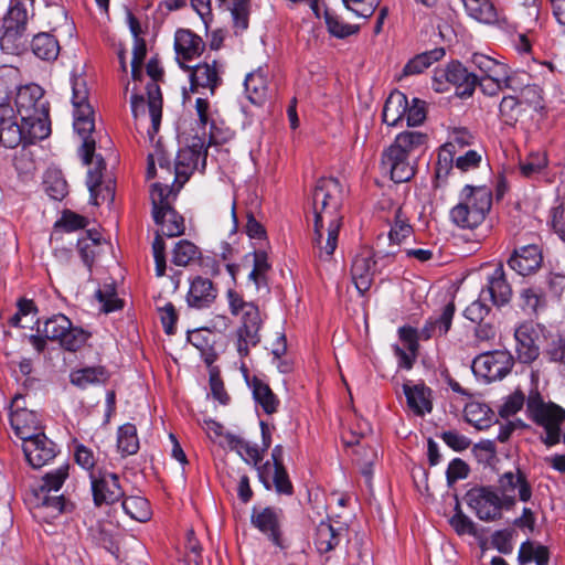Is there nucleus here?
Listing matches in <instances>:
<instances>
[{"label": "nucleus", "mask_w": 565, "mask_h": 565, "mask_svg": "<svg viewBox=\"0 0 565 565\" xmlns=\"http://www.w3.org/2000/svg\"><path fill=\"white\" fill-rule=\"evenodd\" d=\"M407 126H418L424 122L426 118L425 103L414 98L413 104L409 106L405 114Z\"/></svg>", "instance_id": "338daca9"}, {"label": "nucleus", "mask_w": 565, "mask_h": 565, "mask_svg": "<svg viewBox=\"0 0 565 565\" xmlns=\"http://www.w3.org/2000/svg\"><path fill=\"white\" fill-rule=\"evenodd\" d=\"M444 47L423 52L411 58L403 68V76L418 75L445 56Z\"/></svg>", "instance_id": "72a5a7b5"}, {"label": "nucleus", "mask_w": 565, "mask_h": 565, "mask_svg": "<svg viewBox=\"0 0 565 565\" xmlns=\"http://www.w3.org/2000/svg\"><path fill=\"white\" fill-rule=\"evenodd\" d=\"M413 233V227L408 222L406 214L399 206L394 214L393 224L388 233V239L392 246H398L405 238L409 237Z\"/></svg>", "instance_id": "c03bdc74"}, {"label": "nucleus", "mask_w": 565, "mask_h": 565, "mask_svg": "<svg viewBox=\"0 0 565 565\" xmlns=\"http://www.w3.org/2000/svg\"><path fill=\"white\" fill-rule=\"evenodd\" d=\"M217 297V289L213 282L203 277H195L191 284L186 295L188 305L195 309L210 307Z\"/></svg>", "instance_id": "5701e85b"}, {"label": "nucleus", "mask_w": 565, "mask_h": 565, "mask_svg": "<svg viewBox=\"0 0 565 565\" xmlns=\"http://www.w3.org/2000/svg\"><path fill=\"white\" fill-rule=\"evenodd\" d=\"M14 104L21 121L29 125V138H47L51 135L50 104L39 85L19 87Z\"/></svg>", "instance_id": "20e7f679"}, {"label": "nucleus", "mask_w": 565, "mask_h": 565, "mask_svg": "<svg viewBox=\"0 0 565 565\" xmlns=\"http://www.w3.org/2000/svg\"><path fill=\"white\" fill-rule=\"evenodd\" d=\"M10 423L15 435L23 441L42 433L38 414L31 409L10 413Z\"/></svg>", "instance_id": "bb28decb"}, {"label": "nucleus", "mask_w": 565, "mask_h": 565, "mask_svg": "<svg viewBox=\"0 0 565 565\" xmlns=\"http://www.w3.org/2000/svg\"><path fill=\"white\" fill-rule=\"evenodd\" d=\"M516 341L518 359L521 363H531L539 356V347L532 337V328L527 324H521L514 331Z\"/></svg>", "instance_id": "c85d7f7f"}, {"label": "nucleus", "mask_w": 565, "mask_h": 565, "mask_svg": "<svg viewBox=\"0 0 565 565\" xmlns=\"http://www.w3.org/2000/svg\"><path fill=\"white\" fill-rule=\"evenodd\" d=\"M467 504L476 515L486 522L501 519L499 511V493L491 487H475L466 493Z\"/></svg>", "instance_id": "2eb2a0df"}, {"label": "nucleus", "mask_w": 565, "mask_h": 565, "mask_svg": "<svg viewBox=\"0 0 565 565\" xmlns=\"http://www.w3.org/2000/svg\"><path fill=\"white\" fill-rule=\"evenodd\" d=\"M172 188L169 184L160 182L153 183L151 186L150 198L152 203V214L163 211L166 206L171 205V199L175 198Z\"/></svg>", "instance_id": "8fccbe9b"}, {"label": "nucleus", "mask_w": 565, "mask_h": 565, "mask_svg": "<svg viewBox=\"0 0 565 565\" xmlns=\"http://www.w3.org/2000/svg\"><path fill=\"white\" fill-rule=\"evenodd\" d=\"M491 205L492 192L489 188L466 185L460 201L450 211V218L460 228L473 230L484 221Z\"/></svg>", "instance_id": "423d86ee"}, {"label": "nucleus", "mask_w": 565, "mask_h": 565, "mask_svg": "<svg viewBox=\"0 0 565 565\" xmlns=\"http://www.w3.org/2000/svg\"><path fill=\"white\" fill-rule=\"evenodd\" d=\"M548 164V159L545 152H532L524 161L520 162V170L522 175L532 178L541 173Z\"/></svg>", "instance_id": "864d4df0"}, {"label": "nucleus", "mask_w": 565, "mask_h": 565, "mask_svg": "<svg viewBox=\"0 0 565 565\" xmlns=\"http://www.w3.org/2000/svg\"><path fill=\"white\" fill-rule=\"evenodd\" d=\"M466 12L478 22L493 24L499 21V13L490 0H463Z\"/></svg>", "instance_id": "473e14b6"}, {"label": "nucleus", "mask_w": 565, "mask_h": 565, "mask_svg": "<svg viewBox=\"0 0 565 565\" xmlns=\"http://www.w3.org/2000/svg\"><path fill=\"white\" fill-rule=\"evenodd\" d=\"M180 65L182 68L190 71L191 89L193 92H198L199 88H206L214 94L222 82L216 61L203 62L194 67L185 66L182 62H180Z\"/></svg>", "instance_id": "aec40b11"}, {"label": "nucleus", "mask_w": 565, "mask_h": 565, "mask_svg": "<svg viewBox=\"0 0 565 565\" xmlns=\"http://www.w3.org/2000/svg\"><path fill=\"white\" fill-rule=\"evenodd\" d=\"M345 189L335 178H321L312 192V244L320 259L329 260L338 246L343 222Z\"/></svg>", "instance_id": "f03ea898"}, {"label": "nucleus", "mask_w": 565, "mask_h": 565, "mask_svg": "<svg viewBox=\"0 0 565 565\" xmlns=\"http://www.w3.org/2000/svg\"><path fill=\"white\" fill-rule=\"evenodd\" d=\"M492 79L487 76H483L481 78L478 77V84L481 92L484 95L488 96H495L499 94V92H502L503 89H511L513 92L518 90V87H520L519 84H521V76L518 72H508L507 73V79L503 81L501 78Z\"/></svg>", "instance_id": "f704fd0d"}, {"label": "nucleus", "mask_w": 565, "mask_h": 565, "mask_svg": "<svg viewBox=\"0 0 565 565\" xmlns=\"http://www.w3.org/2000/svg\"><path fill=\"white\" fill-rule=\"evenodd\" d=\"M450 524L455 529V531L462 535V534H476V526L475 523L470 518L465 515L461 510L459 509V504L457 503V512L456 514L450 519Z\"/></svg>", "instance_id": "0e129e2a"}, {"label": "nucleus", "mask_w": 565, "mask_h": 565, "mask_svg": "<svg viewBox=\"0 0 565 565\" xmlns=\"http://www.w3.org/2000/svg\"><path fill=\"white\" fill-rule=\"evenodd\" d=\"M471 63L487 77L502 81L507 79V73L511 72L508 65L501 63L486 54L473 53L471 56Z\"/></svg>", "instance_id": "c9c22d12"}, {"label": "nucleus", "mask_w": 565, "mask_h": 565, "mask_svg": "<svg viewBox=\"0 0 565 565\" xmlns=\"http://www.w3.org/2000/svg\"><path fill=\"white\" fill-rule=\"evenodd\" d=\"M247 98L255 105H262L268 94L267 72L259 67L249 73L244 82Z\"/></svg>", "instance_id": "7c9ffc66"}, {"label": "nucleus", "mask_w": 565, "mask_h": 565, "mask_svg": "<svg viewBox=\"0 0 565 565\" xmlns=\"http://www.w3.org/2000/svg\"><path fill=\"white\" fill-rule=\"evenodd\" d=\"M282 510L274 507L263 509L253 508L250 522L279 548H286L281 536Z\"/></svg>", "instance_id": "dca6fc26"}, {"label": "nucleus", "mask_w": 565, "mask_h": 565, "mask_svg": "<svg viewBox=\"0 0 565 565\" xmlns=\"http://www.w3.org/2000/svg\"><path fill=\"white\" fill-rule=\"evenodd\" d=\"M514 365V358L509 351L495 350L478 355L472 362V371L487 382L505 377Z\"/></svg>", "instance_id": "f8f14e48"}, {"label": "nucleus", "mask_w": 565, "mask_h": 565, "mask_svg": "<svg viewBox=\"0 0 565 565\" xmlns=\"http://www.w3.org/2000/svg\"><path fill=\"white\" fill-rule=\"evenodd\" d=\"M522 309L529 315H537L540 310L546 306L545 298L542 294L533 288L523 289L521 292Z\"/></svg>", "instance_id": "13d9d810"}, {"label": "nucleus", "mask_w": 565, "mask_h": 565, "mask_svg": "<svg viewBox=\"0 0 565 565\" xmlns=\"http://www.w3.org/2000/svg\"><path fill=\"white\" fill-rule=\"evenodd\" d=\"M72 104L74 106L73 127L78 135L82 145L79 154L84 164H94L87 172L86 184L90 194V202L99 205L100 202H113L115 190L111 182L103 183V171L106 163L100 156H95L96 141L92 137L95 129L94 110L88 103V88L83 77H72Z\"/></svg>", "instance_id": "f257e3e1"}, {"label": "nucleus", "mask_w": 565, "mask_h": 565, "mask_svg": "<svg viewBox=\"0 0 565 565\" xmlns=\"http://www.w3.org/2000/svg\"><path fill=\"white\" fill-rule=\"evenodd\" d=\"M23 452L33 468H41L56 456V446L43 433L23 441Z\"/></svg>", "instance_id": "6ab92c4d"}, {"label": "nucleus", "mask_w": 565, "mask_h": 565, "mask_svg": "<svg viewBox=\"0 0 565 565\" xmlns=\"http://www.w3.org/2000/svg\"><path fill=\"white\" fill-rule=\"evenodd\" d=\"M262 318L257 306H246L242 315V324L237 330V350L244 356L249 352V347H255L260 341L259 330Z\"/></svg>", "instance_id": "f3484780"}, {"label": "nucleus", "mask_w": 565, "mask_h": 565, "mask_svg": "<svg viewBox=\"0 0 565 565\" xmlns=\"http://www.w3.org/2000/svg\"><path fill=\"white\" fill-rule=\"evenodd\" d=\"M324 20L329 32L340 39L347 38L359 31L358 25L344 23L338 14L329 9L324 11Z\"/></svg>", "instance_id": "3c124183"}, {"label": "nucleus", "mask_w": 565, "mask_h": 565, "mask_svg": "<svg viewBox=\"0 0 565 565\" xmlns=\"http://www.w3.org/2000/svg\"><path fill=\"white\" fill-rule=\"evenodd\" d=\"M489 298L497 307L505 306L512 298V288L507 280L503 267L498 266L488 277V284L481 291V297Z\"/></svg>", "instance_id": "412c9836"}, {"label": "nucleus", "mask_w": 565, "mask_h": 565, "mask_svg": "<svg viewBox=\"0 0 565 565\" xmlns=\"http://www.w3.org/2000/svg\"><path fill=\"white\" fill-rule=\"evenodd\" d=\"M426 142L427 136L419 131H404L396 136L382 154V164L390 170L394 182H407L414 177L417 158Z\"/></svg>", "instance_id": "7ed1b4c3"}, {"label": "nucleus", "mask_w": 565, "mask_h": 565, "mask_svg": "<svg viewBox=\"0 0 565 565\" xmlns=\"http://www.w3.org/2000/svg\"><path fill=\"white\" fill-rule=\"evenodd\" d=\"M524 111L525 108L520 103L518 96H504L499 105L501 120L510 126L514 125Z\"/></svg>", "instance_id": "de8ad7c7"}, {"label": "nucleus", "mask_w": 565, "mask_h": 565, "mask_svg": "<svg viewBox=\"0 0 565 565\" xmlns=\"http://www.w3.org/2000/svg\"><path fill=\"white\" fill-rule=\"evenodd\" d=\"M408 100L404 93L393 92L387 97L383 108V121L388 126H397L405 118Z\"/></svg>", "instance_id": "2f4dec72"}, {"label": "nucleus", "mask_w": 565, "mask_h": 565, "mask_svg": "<svg viewBox=\"0 0 565 565\" xmlns=\"http://www.w3.org/2000/svg\"><path fill=\"white\" fill-rule=\"evenodd\" d=\"M38 333L31 338L33 344L42 350L45 340L57 342L64 350L75 352L81 349L89 338V333L81 327L73 326L72 321L62 313L46 318L42 323L39 319Z\"/></svg>", "instance_id": "39448f33"}, {"label": "nucleus", "mask_w": 565, "mask_h": 565, "mask_svg": "<svg viewBox=\"0 0 565 565\" xmlns=\"http://www.w3.org/2000/svg\"><path fill=\"white\" fill-rule=\"evenodd\" d=\"M403 391L406 396L408 408L416 416H424L426 413L431 412V390L427 387L424 383H405L403 384Z\"/></svg>", "instance_id": "393cba45"}, {"label": "nucleus", "mask_w": 565, "mask_h": 565, "mask_svg": "<svg viewBox=\"0 0 565 565\" xmlns=\"http://www.w3.org/2000/svg\"><path fill=\"white\" fill-rule=\"evenodd\" d=\"M93 500L96 507L114 504L120 501L125 491L119 483L118 475L109 471H92L89 475Z\"/></svg>", "instance_id": "4468645a"}, {"label": "nucleus", "mask_w": 565, "mask_h": 565, "mask_svg": "<svg viewBox=\"0 0 565 565\" xmlns=\"http://www.w3.org/2000/svg\"><path fill=\"white\" fill-rule=\"evenodd\" d=\"M252 388L254 399L266 414L270 415L277 412L279 399L266 383L257 377H254L252 382Z\"/></svg>", "instance_id": "4c0bfd02"}, {"label": "nucleus", "mask_w": 565, "mask_h": 565, "mask_svg": "<svg viewBox=\"0 0 565 565\" xmlns=\"http://www.w3.org/2000/svg\"><path fill=\"white\" fill-rule=\"evenodd\" d=\"M147 74L151 77V82L147 84V99L143 95L134 94L131 96V111L135 119L146 116V108H148L149 117L151 120V127L147 130L150 141L154 140L156 135L160 129L162 118V94L158 85L163 76V70L161 68L158 60L151 58L147 63Z\"/></svg>", "instance_id": "0eeeda50"}, {"label": "nucleus", "mask_w": 565, "mask_h": 565, "mask_svg": "<svg viewBox=\"0 0 565 565\" xmlns=\"http://www.w3.org/2000/svg\"><path fill=\"white\" fill-rule=\"evenodd\" d=\"M154 223L160 227L152 243V253L156 263V274L162 277L166 273V244L163 236L175 237L184 233V218L172 206L152 214Z\"/></svg>", "instance_id": "6e6552de"}, {"label": "nucleus", "mask_w": 565, "mask_h": 565, "mask_svg": "<svg viewBox=\"0 0 565 565\" xmlns=\"http://www.w3.org/2000/svg\"><path fill=\"white\" fill-rule=\"evenodd\" d=\"M375 260L370 252H363L353 258L351 277L360 294L366 292L373 282Z\"/></svg>", "instance_id": "4be33fe9"}, {"label": "nucleus", "mask_w": 565, "mask_h": 565, "mask_svg": "<svg viewBox=\"0 0 565 565\" xmlns=\"http://www.w3.org/2000/svg\"><path fill=\"white\" fill-rule=\"evenodd\" d=\"M233 131L230 127L224 126L223 122L220 125L215 120H211L209 130V145H222L233 138Z\"/></svg>", "instance_id": "e2e57ef3"}, {"label": "nucleus", "mask_w": 565, "mask_h": 565, "mask_svg": "<svg viewBox=\"0 0 565 565\" xmlns=\"http://www.w3.org/2000/svg\"><path fill=\"white\" fill-rule=\"evenodd\" d=\"M44 188L47 195L54 200H62L67 194V183L56 171L46 173Z\"/></svg>", "instance_id": "5fc2aeb1"}, {"label": "nucleus", "mask_w": 565, "mask_h": 565, "mask_svg": "<svg viewBox=\"0 0 565 565\" xmlns=\"http://www.w3.org/2000/svg\"><path fill=\"white\" fill-rule=\"evenodd\" d=\"M270 265L266 252L256 250L254 253V267L249 274V279L253 280L257 288L262 285H266V274L269 270Z\"/></svg>", "instance_id": "4d7b16f0"}, {"label": "nucleus", "mask_w": 565, "mask_h": 565, "mask_svg": "<svg viewBox=\"0 0 565 565\" xmlns=\"http://www.w3.org/2000/svg\"><path fill=\"white\" fill-rule=\"evenodd\" d=\"M347 9L352 11L355 15L369 19L373 15L376 8L380 6L381 0H342Z\"/></svg>", "instance_id": "052dcab7"}, {"label": "nucleus", "mask_w": 565, "mask_h": 565, "mask_svg": "<svg viewBox=\"0 0 565 565\" xmlns=\"http://www.w3.org/2000/svg\"><path fill=\"white\" fill-rule=\"evenodd\" d=\"M231 11L234 25L237 30L245 31L248 28L249 0H218Z\"/></svg>", "instance_id": "a18cd8bd"}, {"label": "nucleus", "mask_w": 565, "mask_h": 565, "mask_svg": "<svg viewBox=\"0 0 565 565\" xmlns=\"http://www.w3.org/2000/svg\"><path fill=\"white\" fill-rule=\"evenodd\" d=\"M347 533L344 529H334L329 522H320L316 527L313 543L320 554L329 553Z\"/></svg>", "instance_id": "c756f323"}, {"label": "nucleus", "mask_w": 565, "mask_h": 565, "mask_svg": "<svg viewBox=\"0 0 565 565\" xmlns=\"http://www.w3.org/2000/svg\"><path fill=\"white\" fill-rule=\"evenodd\" d=\"M29 125L18 122L13 108L9 104H0V143L6 148H15L19 145H31L44 138L28 136Z\"/></svg>", "instance_id": "ddd939ff"}, {"label": "nucleus", "mask_w": 565, "mask_h": 565, "mask_svg": "<svg viewBox=\"0 0 565 565\" xmlns=\"http://www.w3.org/2000/svg\"><path fill=\"white\" fill-rule=\"evenodd\" d=\"M117 448L122 456L135 455L139 449L137 428L132 424H125L119 427L117 436Z\"/></svg>", "instance_id": "37998d69"}, {"label": "nucleus", "mask_w": 565, "mask_h": 565, "mask_svg": "<svg viewBox=\"0 0 565 565\" xmlns=\"http://www.w3.org/2000/svg\"><path fill=\"white\" fill-rule=\"evenodd\" d=\"M200 255L201 253L196 245L188 239H181L172 250L171 262L175 266L185 267L199 259Z\"/></svg>", "instance_id": "a19ab883"}, {"label": "nucleus", "mask_w": 565, "mask_h": 565, "mask_svg": "<svg viewBox=\"0 0 565 565\" xmlns=\"http://www.w3.org/2000/svg\"><path fill=\"white\" fill-rule=\"evenodd\" d=\"M542 263V250L536 244H529L515 248L508 259L510 268L521 276L534 274L541 268Z\"/></svg>", "instance_id": "a211bd4d"}, {"label": "nucleus", "mask_w": 565, "mask_h": 565, "mask_svg": "<svg viewBox=\"0 0 565 565\" xmlns=\"http://www.w3.org/2000/svg\"><path fill=\"white\" fill-rule=\"evenodd\" d=\"M446 84L455 86L457 96L470 97L478 84V76L469 72L460 62L452 61L446 68L435 72L433 87L436 92H447Z\"/></svg>", "instance_id": "9d476101"}, {"label": "nucleus", "mask_w": 565, "mask_h": 565, "mask_svg": "<svg viewBox=\"0 0 565 565\" xmlns=\"http://www.w3.org/2000/svg\"><path fill=\"white\" fill-rule=\"evenodd\" d=\"M487 299L486 296H480L479 299L471 302L465 310V317L472 322L481 323L490 312V307L486 303Z\"/></svg>", "instance_id": "680f3d73"}, {"label": "nucleus", "mask_w": 565, "mask_h": 565, "mask_svg": "<svg viewBox=\"0 0 565 565\" xmlns=\"http://www.w3.org/2000/svg\"><path fill=\"white\" fill-rule=\"evenodd\" d=\"M68 476V465L64 463L56 470L46 473L43 477V483L41 486V493L58 491Z\"/></svg>", "instance_id": "bf43d9fd"}, {"label": "nucleus", "mask_w": 565, "mask_h": 565, "mask_svg": "<svg viewBox=\"0 0 565 565\" xmlns=\"http://www.w3.org/2000/svg\"><path fill=\"white\" fill-rule=\"evenodd\" d=\"M526 407L533 422L544 427L546 431L543 443L546 446L558 444L561 425L565 420V411L556 404L545 403L539 393L530 395Z\"/></svg>", "instance_id": "1a4fd4ad"}, {"label": "nucleus", "mask_w": 565, "mask_h": 565, "mask_svg": "<svg viewBox=\"0 0 565 565\" xmlns=\"http://www.w3.org/2000/svg\"><path fill=\"white\" fill-rule=\"evenodd\" d=\"M121 507L125 513L136 521L146 522L150 518L149 502L142 497H124Z\"/></svg>", "instance_id": "49530a36"}, {"label": "nucleus", "mask_w": 565, "mask_h": 565, "mask_svg": "<svg viewBox=\"0 0 565 565\" xmlns=\"http://www.w3.org/2000/svg\"><path fill=\"white\" fill-rule=\"evenodd\" d=\"M521 76V84L518 87L519 92V100L522 106L525 108H531L533 110H539L543 108V97H542V88L536 84H526L524 83V77H527L526 73H519Z\"/></svg>", "instance_id": "58836bf2"}, {"label": "nucleus", "mask_w": 565, "mask_h": 565, "mask_svg": "<svg viewBox=\"0 0 565 565\" xmlns=\"http://www.w3.org/2000/svg\"><path fill=\"white\" fill-rule=\"evenodd\" d=\"M28 22V11L23 3L18 2L11 7L6 19V35L11 33L20 35L24 32Z\"/></svg>", "instance_id": "09e8293b"}, {"label": "nucleus", "mask_w": 565, "mask_h": 565, "mask_svg": "<svg viewBox=\"0 0 565 565\" xmlns=\"http://www.w3.org/2000/svg\"><path fill=\"white\" fill-rule=\"evenodd\" d=\"M174 49L179 61H190L203 53L205 44L202 38L191 30L180 29L175 32Z\"/></svg>", "instance_id": "b1692460"}, {"label": "nucleus", "mask_w": 565, "mask_h": 565, "mask_svg": "<svg viewBox=\"0 0 565 565\" xmlns=\"http://www.w3.org/2000/svg\"><path fill=\"white\" fill-rule=\"evenodd\" d=\"M525 396L522 392L516 391L512 395H510L504 404L500 407V416L501 417H510L516 414L524 405Z\"/></svg>", "instance_id": "774afa93"}, {"label": "nucleus", "mask_w": 565, "mask_h": 565, "mask_svg": "<svg viewBox=\"0 0 565 565\" xmlns=\"http://www.w3.org/2000/svg\"><path fill=\"white\" fill-rule=\"evenodd\" d=\"M96 298L102 305L105 313L114 312L122 308L124 302L117 297L116 288L113 284L105 285L96 291Z\"/></svg>", "instance_id": "603ef678"}, {"label": "nucleus", "mask_w": 565, "mask_h": 565, "mask_svg": "<svg viewBox=\"0 0 565 565\" xmlns=\"http://www.w3.org/2000/svg\"><path fill=\"white\" fill-rule=\"evenodd\" d=\"M498 493H510L519 495L523 502H527L532 497V488L527 482L525 475L519 469L515 472L507 471L498 480Z\"/></svg>", "instance_id": "a878e982"}, {"label": "nucleus", "mask_w": 565, "mask_h": 565, "mask_svg": "<svg viewBox=\"0 0 565 565\" xmlns=\"http://www.w3.org/2000/svg\"><path fill=\"white\" fill-rule=\"evenodd\" d=\"M257 470L260 481L267 489H270L269 479L271 478L278 493L287 495L292 494V483L285 467L271 468L270 462L267 461L263 466L257 467Z\"/></svg>", "instance_id": "cd10ccee"}, {"label": "nucleus", "mask_w": 565, "mask_h": 565, "mask_svg": "<svg viewBox=\"0 0 565 565\" xmlns=\"http://www.w3.org/2000/svg\"><path fill=\"white\" fill-rule=\"evenodd\" d=\"M100 235L98 232H86L85 236L78 238L77 248L79 254L85 262L89 265L95 257V248L99 245Z\"/></svg>", "instance_id": "6e6d98bb"}, {"label": "nucleus", "mask_w": 565, "mask_h": 565, "mask_svg": "<svg viewBox=\"0 0 565 565\" xmlns=\"http://www.w3.org/2000/svg\"><path fill=\"white\" fill-rule=\"evenodd\" d=\"M40 503L35 508L39 518H56L64 511L65 499L63 495H50V492L39 493Z\"/></svg>", "instance_id": "ea45409f"}, {"label": "nucleus", "mask_w": 565, "mask_h": 565, "mask_svg": "<svg viewBox=\"0 0 565 565\" xmlns=\"http://www.w3.org/2000/svg\"><path fill=\"white\" fill-rule=\"evenodd\" d=\"M207 157V149L204 139L194 136L191 143L180 149L174 164L173 183L178 182L181 188L198 169L204 170Z\"/></svg>", "instance_id": "9b49d317"}, {"label": "nucleus", "mask_w": 565, "mask_h": 565, "mask_svg": "<svg viewBox=\"0 0 565 565\" xmlns=\"http://www.w3.org/2000/svg\"><path fill=\"white\" fill-rule=\"evenodd\" d=\"M108 379V373L103 366H93L76 370L71 373L72 384L85 387L88 384L104 383Z\"/></svg>", "instance_id": "79ce46f5"}, {"label": "nucleus", "mask_w": 565, "mask_h": 565, "mask_svg": "<svg viewBox=\"0 0 565 565\" xmlns=\"http://www.w3.org/2000/svg\"><path fill=\"white\" fill-rule=\"evenodd\" d=\"M455 310V303L450 301L443 308L439 317L433 318V322L438 330V335H444L449 331Z\"/></svg>", "instance_id": "69168bd1"}, {"label": "nucleus", "mask_w": 565, "mask_h": 565, "mask_svg": "<svg viewBox=\"0 0 565 565\" xmlns=\"http://www.w3.org/2000/svg\"><path fill=\"white\" fill-rule=\"evenodd\" d=\"M31 50L41 60L54 61L58 56L60 44L52 34L39 33L32 40Z\"/></svg>", "instance_id": "e433bc0d"}]
</instances>
